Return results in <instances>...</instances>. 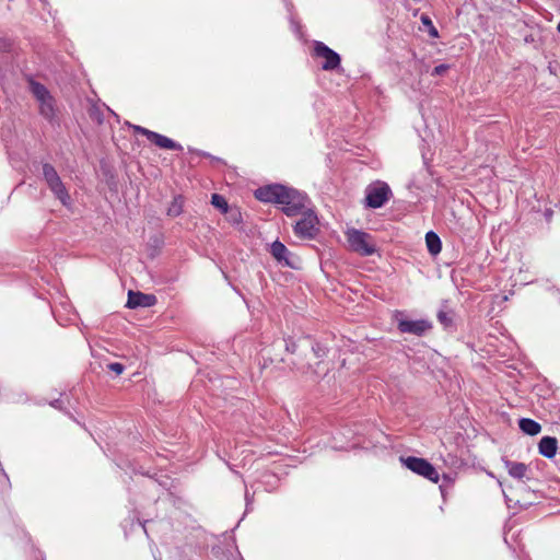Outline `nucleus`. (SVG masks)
Segmentation results:
<instances>
[{
    "label": "nucleus",
    "instance_id": "nucleus-23",
    "mask_svg": "<svg viewBox=\"0 0 560 560\" xmlns=\"http://www.w3.org/2000/svg\"><path fill=\"white\" fill-rule=\"evenodd\" d=\"M107 369L109 371L114 372L116 375H120L124 372L125 366L119 362H114V363H109L107 365Z\"/></svg>",
    "mask_w": 560,
    "mask_h": 560
},
{
    "label": "nucleus",
    "instance_id": "nucleus-18",
    "mask_svg": "<svg viewBox=\"0 0 560 560\" xmlns=\"http://www.w3.org/2000/svg\"><path fill=\"white\" fill-rule=\"evenodd\" d=\"M211 205L218 209H220L222 212H226L229 205L225 200V198L219 194H213L211 196Z\"/></svg>",
    "mask_w": 560,
    "mask_h": 560
},
{
    "label": "nucleus",
    "instance_id": "nucleus-27",
    "mask_svg": "<svg viewBox=\"0 0 560 560\" xmlns=\"http://www.w3.org/2000/svg\"><path fill=\"white\" fill-rule=\"evenodd\" d=\"M160 249L161 248H154L148 245V256L153 259L158 255Z\"/></svg>",
    "mask_w": 560,
    "mask_h": 560
},
{
    "label": "nucleus",
    "instance_id": "nucleus-29",
    "mask_svg": "<svg viewBox=\"0 0 560 560\" xmlns=\"http://www.w3.org/2000/svg\"><path fill=\"white\" fill-rule=\"evenodd\" d=\"M559 413H560V409H557V411H556L555 416L552 417V420H553V421H556L557 419H560Z\"/></svg>",
    "mask_w": 560,
    "mask_h": 560
},
{
    "label": "nucleus",
    "instance_id": "nucleus-5",
    "mask_svg": "<svg viewBox=\"0 0 560 560\" xmlns=\"http://www.w3.org/2000/svg\"><path fill=\"white\" fill-rule=\"evenodd\" d=\"M400 462L406 468L410 469L412 472L422 476L432 482L439 481L440 475L438 470L427 459L416 456H408L400 457Z\"/></svg>",
    "mask_w": 560,
    "mask_h": 560
},
{
    "label": "nucleus",
    "instance_id": "nucleus-6",
    "mask_svg": "<svg viewBox=\"0 0 560 560\" xmlns=\"http://www.w3.org/2000/svg\"><path fill=\"white\" fill-rule=\"evenodd\" d=\"M390 196L392 190L386 183H373L365 189V205L369 208L378 209L389 200Z\"/></svg>",
    "mask_w": 560,
    "mask_h": 560
},
{
    "label": "nucleus",
    "instance_id": "nucleus-4",
    "mask_svg": "<svg viewBox=\"0 0 560 560\" xmlns=\"http://www.w3.org/2000/svg\"><path fill=\"white\" fill-rule=\"evenodd\" d=\"M350 248L361 256H371L376 252L372 235L366 232L350 229L347 232Z\"/></svg>",
    "mask_w": 560,
    "mask_h": 560
},
{
    "label": "nucleus",
    "instance_id": "nucleus-3",
    "mask_svg": "<svg viewBox=\"0 0 560 560\" xmlns=\"http://www.w3.org/2000/svg\"><path fill=\"white\" fill-rule=\"evenodd\" d=\"M397 322V329L400 334L413 335L417 337H423L429 334L432 328V322L429 319H408L404 317L402 313L397 312L395 315Z\"/></svg>",
    "mask_w": 560,
    "mask_h": 560
},
{
    "label": "nucleus",
    "instance_id": "nucleus-32",
    "mask_svg": "<svg viewBox=\"0 0 560 560\" xmlns=\"http://www.w3.org/2000/svg\"><path fill=\"white\" fill-rule=\"evenodd\" d=\"M440 489H441V491H442V493H443V492H444V485H441V486H440Z\"/></svg>",
    "mask_w": 560,
    "mask_h": 560
},
{
    "label": "nucleus",
    "instance_id": "nucleus-9",
    "mask_svg": "<svg viewBox=\"0 0 560 560\" xmlns=\"http://www.w3.org/2000/svg\"><path fill=\"white\" fill-rule=\"evenodd\" d=\"M314 56L325 60L322 65V69L325 71H332L340 67V55L323 42L314 43Z\"/></svg>",
    "mask_w": 560,
    "mask_h": 560
},
{
    "label": "nucleus",
    "instance_id": "nucleus-2",
    "mask_svg": "<svg viewBox=\"0 0 560 560\" xmlns=\"http://www.w3.org/2000/svg\"><path fill=\"white\" fill-rule=\"evenodd\" d=\"M30 91L38 103V112L47 121L52 122L57 119L56 100L48 91V89L35 81L28 79Z\"/></svg>",
    "mask_w": 560,
    "mask_h": 560
},
{
    "label": "nucleus",
    "instance_id": "nucleus-20",
    "mask_svg": "<svg viewBox=\"0 0 560 560\" xmlns=\"http://www.w3.org/2000/svg\"><path fill=\"white\" fill-rule=\"evenodd\" d=\"M421 22L429 27L428 32L429 34L432 36V37H439V32L438 30L434 27L431 19L428 16V15H422L421 16Z\"/></svg>",
    "mask_w": 560,
    "mask_h": 560
},
{
    "label": "nucleus",
    "instance_id": "nucleus-10",
    "mask_svg": "<svg viewBox=\"0 0 560 560\" xmlns=\"http://www.w3.org/2000/svg\"><path fill=\"white\" fill-rule=\"evenodd\" d=\"M270 254L282 266L299 268V257L292 254L283 243L275 241L270 246Z\"/></svg>",
    "mask_w": 560,
    "mask_h": 560
},
{
    "label": "nucleus",
    "instance_id": "nucleus-11",
    "mask_svg": "<svg viewBox=\"0 0 560 560\" xmlns=\"http://www.w3.org/2000/svg\"><path fill=\"white\" fill-rule=\"evenodd\" d=\"M142 136L160 149L183 151V145L180 143L159 132L142 127Z\"/></svg>",
    "mask_w": 560,
    "mask_h": 560
},
{
    "label": "nucleus",
    "instance_id": "nucleus-15",
    "mask_svg": "<svg viewBox=\"0 0 560 560\" xmlns=\"http://www.w3.org/2000/svg\"><path fill=\"white\" fill-rule=\"evenodd\" d=\"M425 244H427L428 252L433 256L438 255L442 249L441 238L433 231H429L425 234Z\"/></svg>",
    "mask_w": 560,
    "mask_h": 560
},
{
    "label": "nucleus",
    "instance_id": "nucleus-8",
    "mask_svg": "<svg viewBox=\"0 0 560 560\" xmlns=\"http://www.w3.org/2000/svg\"><path fill=\"white\" fill-rule=\"evenodd\" d=\"M43 175L48 187L55 194V196L63 206H68L70 196L55 167L48 163H45L43 165Z\"/></svg>",
    "mask_w": 560,
    "mask_h": 560
},
{
    "label": "nucleus",
    "instance_id": "nucleus-24",
    "mask_svg": "<svg viewBox=\"0 0 560 560\" xmlns=\"http://www.w3.org/2000/svg\"><path fill=\"white\" fill-rule=\"evenodd\" d=\"M448 68H450V66L445 65V63L435 66L432 71V75H443L448 70Z\"/></svg>",
    "mask_w": 560,
    "mask_h": 560
},
{
    "label": "nucleus",
    "instance_id": "nucleus-19",
    "mask_svg": "<svg viewBox=\"0 0 560 560\" xmlns=\"http://www.w3.org/2000/svg\"><path fill=\"white\" fill-rule=\"evenodd\" d=\"M127 306L130 307V308H135L137 306H140V291L129 290Z\"/></svg>",
    "mask_w": 560,
    "mask_h": 560
},
{
    "label": "nucleus",
    "instance_id": "nucleus-30",
    "mask_svg": "<svg viewBox=\"0 0 560 560\" xmlns=\"http://www.w3.org/2000/svg\"><path fill=\"white\" fill-rule=\"evenodd\" d=\"M443 480H444V481H447L448 483H451V482H452L451 477H448V476H446V475H444V476H443Z\"/></svg>",
    "mask_w": 560,
    "mask_h": 560
},
{
    "label": "nucleus",
    "instance_id": "nucleus-13",
    "mask_svg": "<svg viewBox=\"0 0 560 560\" xmlns=\"http://www.w3.org/2000/svg\"><path fill=\"white\" fill-rule=\"evenodd\" d=\"M558 441L553 436H544L538 443L539 454L546 458H553L557 454Z\"/></svg>",
    "mask_w": 560,
    "mask_h": 560
},
{
    "label": "nucleus",
    "instance_id": "nucleus-14",
    "mask_svg": "<svg viewBox=\"0 0 560 560\" xmlns=\"http://www.w3.org/2000/svg\"><path fill=\"white\" fill-rule=\"evenodd\" d=\"M518 427L522 432L532 436L537 435L541 430V425L529 418H521L518 420Z\"/></svg>",
    "mask_w": 560,
    "mask_h": 560
},
{
    "label": "nucleus",
    "instance_id": "nucleus-21",
    "mask_svg": "<svg viewBox=\"0 0 560 560\" xmlns=\"http://www.w3.org/2000/svg\"><path fill=\"white\" fill-rule=\"evenodd\" d=\"M438 319H439V322H440V323H441L445 328H447V327L452 326V324H453V319H452V317L448 315V313H447V312H444V311H440V312L438 313Z\"/></svg>",
    "mask_w": 560,
    "mask_h": 560
},
{
    "label": "nucleus",
    "instance_id": "nucleus-26",
    "mask_svg": "<svg viewBox=\"0 0 560 560\" xmlns=\"http://www.w3.org/2000/svg\"><path fill=\"white\" fill-rule=\"evenodd\" d=\"M296 348H298V346L294 341H292V340L285 341V350L288 352L294 353L296 351Z\"/></svg>",
    "mask_w": 560,
    "mask_h": 560
},
{
    "label": "nucleus",
    "instance_id": "nucleus-31",
    "mask_svg": "<svg viewBox=\"0 0 560 560\" xmlns=\"http://www.w3.org/2000/svg\"><path fill=\"white\" fill-rule=\"evenodd\" d=\"M304 368H305V366H303V368H296V366L294 365V368H293V369L301 370V371H302V373H305V372H306V370H305Z\"/></svg>",
    "mask_w": 560,
    "mask_h": 560
},
{
    "label": "nucleus",
    "instance_id": "nucleus-17",
    "mask_svg": "<svg viewBox=\"0 0 560 560\" xmlns=\"http://www.w3.org/2000/svg\"><path fill=\"white\" fill-rule=\"evenodd\" d=\"M183 209H184L183 196H180V195L175 196L167 209V214L173 218L178 217L183 213Z\"/></svg>",
    "mask_w": 560,
    "mask_h": 560
},
{
    "label": "nucleus",
    "instance_id": "nucleus-7",
    "mask_svg": "<svg viewBox=\"0 0 560 560\" xmlns=\"http://www.w3.org/2000/svg\"><path fill=\"white\" fill-rule=\"evenodd\" d=\"M302 218L293 226L294 234L301 238H314L318 232V219L314 210L308 207L300 213Z\"/></svg>",
    "mask_w": 560,
    "mask_h": 560
},
{
    "label": "nucleus",
    "instance_id": "nucleus-25",
    "mask_svg": "<svg viewBox=\"0 0 560 560\" xmlns=\"http://www.w3.org/2000/svg\"><path fill=\"white\" fill-rule=\"evenodd\" d=\"M148 245L150 247H154V248H162L163 240H162V237L155 235L154 237L151 238V241Z\"/></svg>",
    "mask_w": 560,
    "mask_h": 560
},
{
    "label": "nucleus",
    "instance_id": "nucleus-34",
    "mask_svg": "<svg viewBox=\"0 0 560 560\" xmlns=\"http://www.w3.org/2000/svg\"><path fill=\"white\" fill-rule=\"evenodd\" d=\"M135 129H136L137 131H139V130H140V127H139V126H135Z\"/></svg>",
    "mask_w": 560,
    "mask_h": 560
},
{
    "label": "nucleus",
    "instance_id": "nucleus-1",
    "mask_svg": "<svg viewBox=\"0 0 560 560\" xmlns=\"http://www.w3.org/2000/svg\"><path fill=\"white\" fill-rule=\"evenodd\" d=\"M254 196L259 201L279 205L281 211L288 217L300 215L311 207V199L305 192L281 184L259 187Z\"/></svg>",
    "mask_w": 560,
    "mask_h": 560
},
{
    "label": "nucleus",
    "instance_id": "nucleus-12",
    "mask_svg": "<svg viewBox=\"0 0 560 560\" xmlns=\"http://www.w3.org/2000/svg\"><path fill=\"white\" fill-rule=\"evenodd\" d=\"M502 462H503L505 469L508 470L509 475L512 478H514L516 480H524L525 478L529 479L527 476V474L529 471V467L526 464L520 463V462H513L508 458H502Z\"/></svg>",
    "mask_w": 560,
    "mask_h": 560
},
{
    "label": "nucleus",
    "instance_id": "nucleus-16",
    "mask_svg": "<svg viewBox=\"0 0 560 560\" xmlns=\"http://www.w3.org/2000/svg\"><path fill=\"white\" fill-rule=\"evenodd\" d=\"M304 340L311 342L312 351L318 360H323L328 354V348L319 341L313 340L310 336L305 337Z\"/></svg>",
    "mask_w": 560,
    "mask_h": 560
},
{
    "label": "nucleus",
    "instance_id": "nucleus-22",
    "mask_svg": "<svg viewBox=\"0 0 560 560\" xmlns=\"http://www.w3.org/2000/svg\"><path fill=\"white\" fill-rule=\"evenodd\" d=\"M156 303V296L154 294L142 293V308L153 306Z\"/></svg>",
    "mask_w": 560,
    "mask_h": 560
},
{
    "label": "nucleus",
    "instance_id": "nucleus-28",
    "mask_svg": "<svg viewBox=\"0 0 560 560\" xmlns=\"http://www.w3.org/2000/svg\"><path fill=\"white\" fill-rule=\"evenodd\" d=\"M200 154H201L202 156H205V158H210V159H212V160H214V161H218V162H219V161H221V159L215 158V156H212L210 153H207V152H201Z\"/></svg>",
    "mask_w": 560,
    "mask_h": 560
},
{
    "label": "nucleus",
    "instance_id": "nucleus-33",
    "mask_svg": "<svg viewBox=\"0 0 560 560\" xmlns=\"http://www.w3.org/2000/svg\"><path fill=\"white\" fill-rule=\"evenodd\" d=\"M557 30L560 33V22L558 23Z\"/></svg>",
    "mask_w": 560,
    "mask_h": 560
}]
</instances>
